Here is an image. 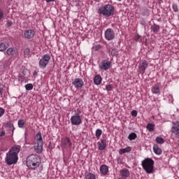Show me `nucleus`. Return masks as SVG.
Listing matches in <instances>:
<instances>
[{"mask_svg": "<svg viewBox=\"0 0 179 179\" xmlns=\"http://www.w3.org/2000/svg\"><path fill=\"white\" fill-rule=\"evenodd\" d=\"M132 150V148L127 146L125 148L120 149L119 150L120 155H124V153H129Z\"/></svg>", "mask_w": 179, "mask_h": 179, "instance_id": "4be33fe9", "label": "nucleus"}, {"mask_svg": "<svg viewBox=\"0 0 179 179\" xmlns=\"http://www.w3.org/2000/svg\"><path fill=\"white\" fill-rule=\"evenodd\" d=\"M99 68L102 69V71H108V69L111 68V62L108 59L102 60L99 64Z\"/></svg>", "mask_w": 179, "mask_h": 179, "instance_id": "6e6552de", "label": "nucleus"}, {"mask_svg": "<svg viewBox=\"0 0 179 179\" xmlns=\"http://www.w3.org/2000/svg\"><path fill=\"white\" fill-rule=\"evenodd\" d=\"M171 97H172V98H173V95H171Z\"/></svg>", "mask_w": 179, "mask_h": 179, "instance_id": "864d4df0", "label": "nucleus"}, {"mask_svg": "<svg viewBox=\"0 0 179 179\" xmlns=\"http://www.w3.org/2000/svg\"><path fill=\"white\" fill-rule=\"evenodd\" d=\"M27 70H22V75L26 76V73H27Z\"/></svg>", "mask_w": 179, "mask_h": 179, "instance_id": "8fccbe9b", "label": "nucleus"}, {"mask_svg": "<svg viewBox=\"0 0 179 179\" xmlns=\"http://www.w3.org/2000/svg\"><path fill=\"white\" fill-rule=\"evenodd\" d=\"M62 145H63V146L64 148H71V146H72V143L71 142V138H69V137L62 138Z\"/></svg>", "mask_w": 179, "mask_h": 179, "instance_id": "4468645a", "label": "nucleus"}, {"mask_svg": "<svg viewBox=\"0 0 179 179\" xmlns=\"http://www.w3.org/2000/svg\"><path fill=\"white\" fill-rule=\"evenodd\" d=\"M155 142L159 145H163V143H164V138H162L161 136H157L155 138Z\"/></svg>", "mask_w": 179, "mask_h": 179, "instance_id": "cd10ccee", "label": "nucleus"}, {"mask_svg": "<svg viewBox=\"0 0 179 179\" xmlns=\"http://www.w3.org/2000/svg\"><path fill=\"white\" fill-rule=\"evenodd\" d=\"M26 164L30 170H36V169L40 167V164H41V159L38 155L32 154L27 157Z\"/></svg>", "mask_w": 179, "mask_h": 179, "instance_id": "f03ea898", "label": "nucleus"}, {"mask_svg": "<svg viewBox=\"0 0 179 179\" xmlns=\"http://www.w3.org/2000/svg\"><path fill=\"white\" fill-rule=\"evenodd\" d=\"M46 1L47 3H50V2H54L55 0H45Z\"/></svg>", "mask_w": 179, "mask_h": 179, "instance_id": "de8ad7c7", "label": "nucleus"}, {"mask_svg": "<svg viewBox=\"0 0 179 179\" xmlns=\"http://www.w3.org/2000/svg\"><path fill=\"white\" fill-rule=\"evenodd\" d=\"M115 12L114 6L111 4H106L98 9V13L99 15H103L105 17H110L113 16Z\"/></svg>", "mask_w": 179, "mask_h": 179, "instance_id": "7ed1b4c3", "label": "nucleus"}, {"mask_svg": "<svg viewBox=\"0 0 179 179\" xmlns=\"http://www.w3.org/2000/svg\"><path fill=\"white\" fill-rule=\"evenodd\" d=\"M20 152V146L17 145L15 147H12L8 152L6 153L5 157L6 164L7 166H12V164H16L19 160V152Z\"/></svg>", "mask_w": 179, "mask_h": 179, "instance_id": "f257e3e1", "label": "nucleus"}, {"mask_svg": "<svg viewBox=\"0 0 179 179\" xmlns=\"http://www.w3.org/2000/svg\"><path fill=\"white\" fill-rule=\"evenodd\" d=\"M101 80H103V79L101 78V76L100 75H96L94 78V85H100V83H101Z\"/></svg>", "mask_w": 179, "mask_h": 179, "instance_id": "5701e85b", "label": "nucleus"}, {"mask_svg": "<svg viewBox=\"0 0 179 179\" xmlns=\"http://www.w3.org/2000/svg\"><path fill=\"white\" fill-rule=\"evenodd\" d=\"M5 114V109L0 108V117Z\"/></svg>", "mask_w": 179, "mask_h": 179, "instance_id": "a19ab883", "label": "nucleus"}, {"mask_svg": "<svg viewBox=\"0 0 179 179\" xmlns=\"http://www.w3.org/2000/svg\"><path fill=\"white\" fill-rule=\"evenodd\" d=\"M72 85L76 87V89H79L83 87L85 83L82 78H75L74 80L72 82Z\"/></svg>", "mask_w": 179, "mask_h": 179, "instance_id": "9d476101", "label": "nucleus"}, {"mask_svg": "<svg viewBox=\"0 0 179 179\" xmlns=\"http://www.w3.org/2000/svg\"><path fill=\"white\" fill-rule=\"evenodd\" d=\"M50 59H51V56L49 54L43 55L39 60V68L41 69H45L50 62Z\"/></svg>", "mask_w": 179, "mask_h": 179, "instance_id": "39448f33", "label": "nucleus"}, {"mask_svg": "<svg viewBox=\"0 0 179 179\" xmlns=\"http://www.w3.org/2000/svg\"><path fill=\"white\" fill-rule=\"evenodd\" d=\"M155 124L148 123L146 126V129H148V131H149V132H153V131H155Z\"/></svg>", "mask_w": 179, "mask_h": 179, "instance_id": "bb28decb", "label": "nucleus"}, {"mask_svg": "<svg viewBox=\"0 0 179 179\" xmlns=\"http://www.w3.org/2000/svg\"><path fill=\"white\" fill-rule=\"evenodd\" d=\"M35 143H43L41 132L38 131V133H36L35 136Z\"/></svg>", "mask_w": 179, "mask_h": 179, "instance_id": "6ab92c4d", "label": "nucleus"}, {"mask_svg": "<svg viewBox=\"0 0 179 179\" xmlns=\"http://www.w3.org/2000/svg\"><path fill=\"white\" fill-rule=\"evenodd\" d=\"M35 35H36V32L33 29L26 30L24 32V36L25 38H28V39L33 38V37H34Z\"/></svg>", "mask_w": 179, "mask_h": 179, "instance_id": "f8f14e48", "label": "nucleus"}, {"mask_svg": "<svg viewBox=\"0 0 179 179\" xmlns=\"http://www.w3.org/2000/svg\"><path fill=\"white\" fill-rule=\"evenodd\" d=\"M6 48H8V45H6L4 43H0V51L1 52L5 51L6 50Z\"/></svg>", "mask_w": 179, "mask_h": 179, "instance_id": "c756f323", "label": "nucleus"}, {"mask_svg": "<svg viewBox=\"0 0 179 179\" xmlns=\"http://www.w3.org/2000/svg\"><path fill=\"white\" fill-rule=\"evenodd\" d=\"M136 138H138V136L136 135V133L134 132H131L128 136V139L130 141H135Z\"/></svg>", "mask_w": 179, "mask_h": 179, "instance_id": "c85d7f7f", "label": "nucleus"}, {"mask_svg": "<svg viewBox=\"0 0 179 179\" xmlns=\"http://www.w3.org/2000/svg\"><path fill=\"white\" fill-rule=\"evenodd\" d=\"M153 164H155V161L150 158L145 159V160L142 162L143 169H144L148 174H150V173L153 171Z\"/></svg>", "mask_w": 179, "mask_h": 179, "instance_id": "20e7f679", "label": "nucleus"}, {"mask_svg": "<svg viewBox=\"0 0 179 179\" xmlns=\"http://www.w3.org/2000/svg\"><path fill=\"white\" fill-rule=\"evenodd\" d=\"M130 175L129 170L127 169H123L120 170V175L118 179H127L128 176Z\"/></svg>", "mask_w": 179, "mask_h": 179, "instance_id": "ddd939ff", "label": "nucleus"}, {"mask_svg": "<svg viewBox=\"0 0 179 179\" xmlns=\"http://www.w3.org/2000/svg\"><path fill=\"white\" fill-rule=\"evenodd\" d=\"M101 134H103V131L100 129H97L95 132L96 137L99 139L100 136H101Z\"/></svg>", "mask_w": 179, "mask_h": 179, "instance_id": "7c9ffc66", "label": "nucleus"}, {"mask_svg": "<svg viewBox=\"0 0 179 179\" xmlns=\"http://www.w3.org/2000/svg\"><path fill=\"white\" fill-rule=\"evenodd\" d=\"M5 135V131L2 130L0 136H3Z\"/></svg>", "mask_w": 179, "mask_h": 179, "instance_id": "09e8293b", "label": "nucleus"}, {"mask_svg": "<svg viewBox=\"0 0 179 179\" xmlns=\"http://www.w3.org/2000/svg\"><path fill=\"white\" fill-rule=\"evenodd\" d=\"M172 124L171 132L176 135V138H179V122H173Z\"/></svg>", "mask_w": 179, "mask_h": 179, "instance_id": "1a4fd4ad", "label": "nucleus"}, {"mask_svg": "<svg viewBox=\"0 0 179 179\" xmlns=\"http://www.w3.org/2000/svg\"><path fill=\"white\" fill-rule=\"evenodd\" d=\"M149 66V63H148V61H143L139 64V69L141 71L142 75L145 73V71H146V69Z\"/></svg>", "mask_w": 179, "mask_h": 179, "instance_id": "9b49d317", "label": "nucleus"}, {"mask_svg": "<svg viewBox=\"0 0 179 179\" xmlns=\"http://www.w3.org/2000/svg\"><path fill=\"white\" fill-rule=\"evenodd\" d=\"M24 55H27V57H28V55H30V48H27L24 51Z\"/></svg>", "mask_w": 179, "mask_h": 179, "instance_id": "c9c22d12", "label": "nucleus"}, {"mask_svg": "<svg viewBox=\"0 0 179 179\" xmlns=\"http://www.w3.org/2000/svg\"><path fill=\"white\" fill-rule=\"evenodd\" d=\"M43 143H35L34 150L37 153L40 154L43 152Z\"/></svg>", "mask_w": 179, "mask_h": 179, "instance_id": "dca6fc26", "label": "nucleus"}, {"mask_svg": "<svg viewBox=\"0 0 179 179\" xmlns=\"http://www.w3.org/2000/svg\"><path fill=\"white\" fill-rule=\"evenodd\" d=\"M139 38H141V36H140L139 34L135 35V36H134V40H135L136 41H139Z\"/></svg>", "mask_w": 179, "mask_h": 179, "instance_id": "37998d69", "label": "nucleus"}, {"mask_svg": "<svg viewBox=\"0 0 179 179\" xmlns=\"http://www.w3.org/2000/svg\"><path fill=\"white\" fill-rule=\"evenodd\" d=\"M3 19V10L0 9V20H2Z\"/></svg>", "mask_w": 179, "mask_h": 179, "instance_id": "79ce46f5", "label": "nucleus"}, {"mask_svg": "<svg viewBox=\"0 0 179 179\" xmlns=\"http://www.w3.org/2000/svg\"><path fill=\"white\" fill-rule=\"evenodd\" d=\"M141 24H142L143 26H145V24H146V22L143 19L141 20Z\"/></svg>", "mask_w": 179, "mask_h": 179, "instance_id": "a18cd8bd", "label": "nucleus"}, {"mask_svg": "<svg viewBox=\"0 0 179 179\" xmlns=\"http://www.w3.org/2000/svg\"><path fill=\"white\" fill-rule=\"evenodd\" d=\"M117 54H118V51L117 50V49H112V50L110 51V55H112V57H115Z\"/></svg>", "mask_w": 179, "mask_h": 179, "instance_id": "473e14b6", "label": "nucleus"}, {"mask_svg": "<svg viewBox=\"0 0 179 179\" xmlns=\"http://www.w3.org/2000/svg\"><path fill=\"white\" fill-rule=\"evenodd\" d=\"M101 48V46L100 45H95L93 49L95 50V51H99V50H100Z\"/></svg>", "mask_w": 179, "mask_h": 179, "instance_id": "ea45409f", "label": "nucleus"}, {"mask_svg": "<svg viewBox=\"0 0 179 179\" xmlns=\"http://www.w3.org/2000/svg\"><path fill=\"white\" fill-rule=\"evenodd\" d=\"M19 78H22V76H19Z\"/></svg>", "mask_w": 179, "mask_h": 179, "instance_id": "603ef678", "label": "nucleus"}, {"mask_svg": "<svg viewBox=\"0 0 179 179\" xmlns=\"http://www.w3.org/2000/svg\"><path fill=\"white\" fill-rule=\"evenodd\" d=\"M131 115L132 117H136L138 115V111L134 110L131 112Z\"/></svg>", "mask_w": 179, "mask_h": 179, "instance_id": "58836bf2", "label": "nucleus"}, {"mask_svg": "<svg viewBox=\"0 0 179 179\" xmlns=\"http://www.w3.org/2000/svg\"><path fill=\"white\" fill-rule=\"evenodd\" d=\"M17 124H18L19 128H24V120H19Z\"/></svg>", "mask_w": 179, "mask_h": 179, "instance_id": "2f4dec72", "label": "nucleus"}, {"mask_svg": "<svg viewBox=\"0 0 179 179\" xmlns=\"http://www.w3.org/2000/svg\"><path fill=\"white\" fill-rule=\"evenodd\" d=\"M46 1L47 3H50V2H54L55 0H45Z\"/></svg>", "mask_w": 179, "mask_h": 179, "instance_id": "49530a36", "label": "nucleus"}, {"mask_svg": "<svg viewBox=\"0 0 179 179\" xmlns=\"http://www.w3.org/2000/svg\"><path fill=\"white\" fill-rule=\"evenodd\" d=\"M173 10L174 12H178V7H177V5H173Z\"/></svg>", "mask_w": 179, "mask_h": 179, "instance_id": "c03bdc74", "label": "nucleus"}, {"mask_svg": "<svg viewBox=\"0 0 179 179\" xmlns=\"http://www.w3.org/2000/svg\"><path fill=\"white\" fill-rule=\"evenodd\" d=\"M106 146L107 143L105 139H101L100 141L98 142V148L99 150H104Z\"/></svg>", "mask_w": 179, "mask_h": 179, "instance_id": "2eb2a0df", "label": "nucleus"}, {"mask_svg": "<svg viewBox=\"0 0 179 179\" xmlns=\"http://www.w3.org/2000/svg\"><path fill=\"white\" fill-rule=\"evenodd\" d=\"M2 94H3V85L0 83V96L2 97Z\"/></svg>", "mask_w": 179, "mask_h": 179, "instance_id": "e433bc0d", "label": "nucleus"}, {"mask_svg": "<svg viewBox=\"0 0 179 179\" xmlns=\"http://www.w3.org/2000/svg\"><path fill=\"white\" fill-rule=\"evenodd\" d=\"M151 30L155 33H159V31L160 30V26L156 24H154L153 25L151 26Z\"/></svg>", "mask_w": 179, "mask_h": 179, "instance_id": "393cba45", "label": "nucleus"}, {"mask_svg": "<svg viewBox=\"0 0 179 179\" xmlns=\"http://www.w3.org/2000/svg\"><path fill=\"white\" fill-rule=\"evenodd\" d=\"M26 90H33V84L29 83L25 85Z\"/></svg>", "mask_w": 179, "mask_h": 179, "instance_id": "72a5a7b5", "label": "nucleus"}, {"mask_svg": "<svg viewBox=\"0 0 179 179\" xmlns=\"http://www.w3.org/2000/svg\"><path fill=\"white\" fill-rule=\"evenodd\" d=\"M6 131H7V132H8V134H10V131H12V134H13V132L15 131V127H13V124H12L10 122H8L6 124Z\"/></svg>", "mask_w": 179, "mask_h": 179, "instance_id": "f3484780", "label": "nucleus"}, {"mask_svg": "<svg viewBox=\"0 0 179 179\" xmlns=\"http://www.w3.org/2000/svg\"><path fill=\"white\" fill-rule=\"evenodd\" d=\"M6 26V27H12V26H13V22H12L11 20H8Z\"/></svg>", "mask_w": 179, "mask_h": 179, "instance_id": "f704fd0d", "label": "nucleus"}, {"mask_svg": "<svg viewBox=\"0 0 179 179\" xmlns=\"http://www.w3.org/2000/svg\"><path fill=\"white\" fill-rule=\"evenodd\" d=\"M115 38V33L113 29L108 28L105 31V38L108 40V41H111V40H114Z\"/></svg>", "mask_w": 179, "mask_h": 179, "instance_id": "423d86ee", "label": "nucleus"}, {"mask_svg": "<svg viewBox=\"0 0 179 179\" xmlns=\"http://www.w3.org/2000/svg\"><path fill=\"white\" fill-rule=\"evenodd\" d=\"M33 75H34V76H37V71H35L34 72Z\"/></svg>", "mask_w": 179, "mask_h": 179, "instance_id": "3c124183", "label": "nucleus"}, {"mask_svg": "<svg viewBox=\"0 0 179 179\" xmlns=\"http://www.w3.org/2000/svg\"><path fill=\"white\" fill-rule=\"evenodd\" d=\"M106 89L107 92H111V90H113V86H111V85H106Z\"/></svg>", "mask_w": 179, "mask_h": 179, "instance_id": "4c0bfd02", "label": "nucleus"}, {"mask_svg": "<svg viewBox=\"0 0 179 179\" xmlns=\"http://www.w3.org/2000/svg\"><path fill=\"white\" fill-rule=\"evenodd\" d=\"M151 90L154 94H160V87H159V85L153 86Z\"/></svg>", "mask_w": 179, "mask_h": 179, "instance_id": "b1692460", "label": "nucleus"}, {"mask_svg": "<svg viewBox=\"0 0 179 179\" xmlns=\"http://www.w3.org/2000/svg\"><path fill=\"white\" fill-rule=\"evenodd\" d=\"M85 179H96V175L92 173H86L85 174Z\"/></svg>", "mask_w": 179, "mask_h": 179, "instance_id": "a878e982", "label": "nucleus"}, {"mask_svg": "<svg viewBox=\"0 0 179 179\" xmlns=\"http://www.w3.org/2000/svg\"><path fill=\"white\" fill-rule=\"evenodd\" d=\"M17 50L16 49H14L13 48H10L6 50V54L9 57H13V55H15L17 54Z\"/></svg>", "mask_w": 179, "mask_h": 179, "instance_id": "aec40b11", "label": "nucleus"}, {"mask_svg": "<svg viewBox=\"0 0 179 179\" xmlns=\"http://www.w3.org/2000/svg\"><path fill=\"white\" fill-rule=\"evenodd\" d=\"M178 2H179V0H178Z\"/></svg>", "mask_w": 179, "mask_h": 179, "instance_id": "6e6d98bb", "label": "nucleus"}, {"mask_svg": "<svg viewBox=\"0 0 179 179\" xmlns=\"http://www.w3.org/2000/svg\"><path fill=\"white\" fill-rule=\"evenodd\" d=\"M100 173L103 174V176H106L108 174V166L106 164H103L100 167Z\"/></svg>", "mask_w": 179, "mask_h": 179, "instance_id": "a211bd4d", "label": "nucleus"}, {"mask_svg": "<svg viewBox=\"0 0 179 179\" xmlns=\"http://www.w3.org/2000/svg\"><path fill=\"white\" fill-rule=\"evenodd\" d=\"M70 121L72 125H80V124H82V118L80 117V115H79V113H76V115L71 116Z\"/></svg>", "mask_w": 179, "mask_h": 179, "instance_id": "0eeeda50", "label": "nucleus"}, {"mask_svg": "<svg viewBox=\"0 0 179 179\" xmlns=\"http://www.w3.org/2000/svg\"><path fill=\"white\" fill-rule=\"evenodd\" d=\"M153 150L155 155H162L163 153V151L162 150V148H159V145L157 144H155L153 146Z\"/></svg>", "mask_w": 179, "mask_h": 179, "instance_id": "412c9836", "label": "nucleus"}, {"mask_svg": "<svg viewBox=\"0 0 179 179\" xmlns=\"http://www.w3.org/2000/svg\"><path fill=\"white\" fill-rule=\"evenodd\" d=\"M117 1H120L121 0H117Z\"/></svg>", "mask_w": 179, "mask_h": 179, "instance_id": "5fc2aeb1", "label": "nucleus"}]
</instances>
